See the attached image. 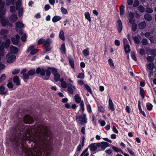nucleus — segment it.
<instances>
[{
	"label": "nucleus",
	"instance_id": "obj_1",
	"mask_svg": "<svg viewBox=\"0 0 156 156\" xmlns=\"http://www.w3.org/2000/svg\"><path fill=\"white\" fill-rule=\"evenodd\" d=\"M18 123L16 128V134L14 138L10 139L12 144L17 146L21 144L24 145L27 142L34 144L33 149H26L25 152L27 156H45L46 148L50 147L52 143L51 136L47 128L43 125L29 127L23 126L25 124H31L34 121L33 118L27 115L24 116L20 110L17 115Z\"/></svg>",
	"mask_w": 156,
	"mask_h": 156
},
{
	"label": "nucleus",
	"instance_id": "obj_2",
	"mask_svg": "<svg viewBox=\"0 0 156 156\" xmlns=\"http://www.w3.org/2000/svg\"><path fill=\"white\" fill-rule=\"evenodd\" d=\"M76 120L78 124L82 126L84 125L87 122V119L85 114H83L82 115H76Z\"/></svg>",
	"mask_w": 156,
	"mask_h": 156
},
{
	"label": "nucleus",
	"instance_id": "obj_3",
	"mask_svg": "<svg viewBox=\"0 0 156 156\" xmlns=\"http://www.w3.org/2000/svg\"><path fill=\"white\" fill-rule=\"evenodd\" d=\"M16 57L11 53H9L6 56V62L9 63L13 62L16 59Z\"/></svg>",
	"mask_w": 156,
	"mask_h": 156
},
{
	"label": "nucleus",
	"instance_id": "obj_4",
	"mask_svg": "<svg viewBox=\"0 0 156 156\" xmlns=\"http://www.w3.org/2000/svg\"><path fill=\"white\" fill-rule=\"evenodd\" d=\"M98 151H104L107 147H109V144L106 142H102L101 143H98Z\"/></svg>",
	"mask_w": 156,
	"mask_h": 156
},
{
	"label": "nucleus",
	"instance_id": "obj_5",
	"mask_svg": "<svg viewBox=\"0 0 156 156\" xmlns=\"http://www.w3.org/2000/svg\"><path fill=\"white\" fill-rule=\"evenodd\" d=\"M67 91L69 94L73 95L74 91L76 89V87L74 85H72L70 83H67Z\"/></svg>",
	"mask_w": 156,
	"mask_h": 156
},
{
	"label": "nucleus",
	"instance_id": "obj_6",
	"mask_svg": "<svg viewBox=\"0 0 156 156\" xmlns=\"http://www.w3.org/2000/svg\"><path fill=\"white\" fill-rule=\"evenodd\" d=\"M87 148H90V150L91 152H94L96 150H97V151H99L98 143L91 144L88 146Z\"/></svg>",
	"mask_w": 156,
	"mask_h": 156
},
{
	"label": "nucleus",
	"instance_id": "obj_7",
	"mask_svg": "<svg viewBox=\"0 0 156 156\" xmlns=\"http://www.w3.org/2000/svg\"><path fill=\"white\" fill-rule=\"evenodd\" d=\"M20 39V36L18 34L16 35L15 37H12L11 38V40L14 45H17L19 43Z\"/></svg>",
	"mask_w": 156,
	"mask_h": 156
},
{
	"label": "nucleus",
	"instance_id": "obj_8",
	"mask_svg": "<svg viewBox=\"0 0 156 156\" xmlns=\"http://www.w3.org/2000/svg\"><path fill=\"white\" fill-rule=\"evenodd\" d=\"M34 45H31L29 47L27 50V52H29L31 51L30 54L32 55H34L37 53V50L36 49H34Z\"/></svg>",
	"mask_w": 156,
	"mask_h": 156
},
{
	"label": "nucleus",
	"instance_id": "obj_9",
	"mask_svg": "<svg viewBox=\"0 0 156 156\" xmlns=\"http://www.w3.org/2000/svg\"><path fill=\"white\" fill-rule=\"evenodd\" d=\"M1 22L3 27H5L6 25L9 26L11 25L9 21L7 19L2 18L1 19Z\"/></svg>",
	"mask_w": 156,
	"mask_h": 156
},
{
	"label": "nucleus",
	"instance_id": "obj_10",
	"mask_svg": "<svg viewBox=\"0 0 156 156\" xmlns=\"http://www.w3.org/2000/svg\"><path fill=\"white\" fill-rule=\"evenodd\" d=\"M116 26L117 30L120 33L122 30V22L120 20H118L117 22Z\"/></svg>",
	"mask_w": 156,
	"mask_h": 156
},
{
	"label": "nucleus",
	"instance_id": "obj_11",
	"mask_svg": "<svg viewBox=\"0 0 156 156\" xmlns=\"http://www.w3.org/2000/svg\"><path fill=\"white\" fill-rule=\"evenodd\" d=\"M27 70L25 69H23L21 72V74L23 75V79L25 81V80H27L29 78V74L26 73Z\"/></svg>",
	"mask_w": 156,
	"mask_h": 156
},
{
	"label": "nucleus",
	"instance_id": "obj_12",
	"mask_svg": "<svg viewBox=\"0 0 156 156\" xmlns=\"http://www.w3.org/2000/svg\"><path fill=\"white\" fill-rule=\"evenodd\" d=\"M36 72L37 74H40L41 76H44L45 74V70L42 68L40 67L37 68L36 70Z\"/></svg>",
	"mask_w": 156,
	"mask_h": 156
},
{
	"label": "nucleus",
	"instance_id": "obj_13",
	"mask_svg": "<svg viewBox=\"0 0 156 156\" xmlns=\"http://www.w3.org/2000/svg\"><path fill=\"white\" fill-rule=\"evenodd\" d=\"M10 50L12 54H16L18 51V48L13 45H11L10 47Z\"/></svg>",
	"mask_w": 156,
	"mask_h": 156
},
{
	"label": "nucleus",
	"instance_id": "obj_14",
	"mask_svg": "<svg viewBox=\"0 0 156 156\" xmlns=\"http://www.w3.org/2000/svg\"><path fill=\"white\" fill-rule=\"evenodd\" d=\"M108 108L112 111L115 110V108L112 100L109 98L108 100Z\"/></svg>",
	"mask_w": 156,
	"mask_h": 156
},
{
	"label": "nucleus",
	"instance_id": "obj_15",
	"mask_svg": "<svg viewBox=\"0 0 156 156\" xmlns=\"http://www.w3.org/2000/svg\"><path fill=\"white\" fill-rule=\"evenodd\" d=\"M13 81L14 83H15L17 86H19L20 85V83L19 81V78L17 76H15L13 77Z\"/></svg>",
	"mask_w": 156,
	"mask_h": 156
},
{
	"label": "nucleus",
	"instance_id": "obj_16",
	"mask_svg": "<svg viewBox=\"0 0 156 156\" xmlns=\"http://www.w3.org/2000/svg\"><path fill=\"white\" fill-rule=\"evenodd\" d=\"M5 84H3L0 86V93L1 94L4 95L7 93V91H5V87L4 86Z\"/></svg>",
	"mask_w": 156,
	"mask_h": 156
},
{
	"label": "nucleus",
	"instance_id": "obj_17",
	"mask_svg": "<svg viewBox=\"0 0 156 156\" xmlns=\"http://www.w3.org/2000/svg\"><path fill=\"white\" fill-rule=\"evenodd\" d=\"M144 18L148 22H150L152 20V16L148 13H146L144 14Z\"/></svg>",
	"mask_w": 156,
	"mask_h": 156
},
{
	"label": "nucleus",
	"instance_id": "obj_18",
	"mask_svg": "<svg viewBox=\"0 0 156 156\" xmlns=\"http://www.w3.org/2000/svg\"><path fill=\"white\" fill-rule=\"evenodd\" d=\"M18 18L16 14H12L9 17V19L11 22L14 23L16 21Z\"/></svg>",
	"mask_w": 156,
	"mask_h": 156
},
{
	"label": "nucleus",
	"instance_id": "obj_19",
	"mask_svg": "<svg viewBox=\"0 0 156 156\" xmlns=\"http://www.w3.org/2000/svg\"><path fill=\"white\" fill-rule=\"evenodd\" d=\"M74 99L76 103L78 104L80 103L82 101L81 98L78 94H76L75 95L74 97Z\"/></svg>",
	"mask_w": 156,
	"mask_h": 156
},
{
	"label": "nucleus",
	"instance_id": "obj_20",
	"mask_svg": "<svg viewBox=\"0 0 156 156\" xmlns=\"http://www.w3.org/2000/svg\"><path fill=\"white\" fill-rule=\"evenodd\" d=\"M45 73H46V77H44V78H43V79L45 80H48L49 78V77L51 74V72L48 69L45 70Z\"/></svg>",
	"mask_w": 156,
	"mask_h": 156
},
{
	"label": "nucleus",
	"instance_id": "obj_21",
	"mask_svg": "<svg viewBox=\"0 0 156 156\" xmlns=\"http://www.w3.org/2000/svg\"><path fill=\"white\" fill-rule=\"evenodd\" d=\"M60 49L63 55L66 54V48L65 47V45L64 44H62L61 45Z\"/></svg>",
	"mask_w": 156,
	"mask_h": 156
},
{
	"label": "nucleus",
	"instance_id": "obj_22",
	"mask_svg": "<svg viewBox=\"0 0 156 156\" xmlns=\"http://www.w3.org/2000/svg\"><path fill=\"white\" fill-rule=\"evenodd\" d=\"M68 59L69 63L71 67L73 68H74V62L73 58L71 56H69L68 57Z\"/></svg>",
	"mask_w": 156,
	"mask_h": 156
},
{
	"label": "nucleus",
	"instance_id": "obj_23",
	"mask_svg": "<svg viewBox=\"0 0 156 156\" xmlns=\"http://www.w3.org/2000/svg\"><path fill=\"white\" fill-rule=\"evenodd\" d=\"M139 28L140 29H144L146 26V23L145 21L142 22L140 23L138 25Z\"/></svg>",
	"mask_w": 156,
	"mask_h": 156
},
{
	"label": "nucleus",
	"instance_id": "obj_24",
	"mask_svg": "<svg viewBox=\"0 0 156 156\" xmlns=\"http://www.w3.org/2000/svg\"><path fill=\"white\" fill-rule=\"evenodd\" d=\"M82 53L84 56L87 57L89 55V49L88 48H87L82 51Z\"/></svg>",
	"mask_w": 156,
	"mask_h": 156
},
{
	"label": "nucleus",
	"instance_id": "obj_25",
	"mask_svg": "<svg viewBox=\"0 0 156 156\" xmlns=\"http://www.w3.org/2000/svg\"><path fill=\"white\" fill-rule=\"evenodd\" d=\"M59 38L63 41H64L65 39L64 33L62 30H61L59 32Z\"/></svg>",
	"mask_w": 156,
	"mask_h": 156
},
{
	"label": "nucleus",
	"instance_id": "obj_26",
	"mask_svg": "<svg viewBox=\"0 0 156 156\" xmlns=\"http://www.w3.org/2000/svg\"><path fill=\"white\" fill-rule=\"evenodd\" d=\"M124 46L126 53L127 54L129 53L130 51L129 45L128 44H126V45H124Z\"/></svg>",
	"mask_w": 156,
	"mask_h": 156
},
{
	"label": "nucleus",
	"instance_id": "obj_27",
	"mask_svg": "<svg viewBox=\"0 0 156 156\" xmlns=\"http://www.w3.org/2000/svg\"><path fill=\"white\" fill-rule=\"evenodd\" d=\"M119 14L120 16L122 15L124 13L125 6L123 5H121L119 7Z\"/></svg>",
	"mask_w": 156,
	"mask_h": 156
},
{
	"label": "nucleus",
	"instance_id": "obj_28",
	"mask_svg": "<svg viewBox=\"0 0 156 156\" xmlns=\"http://www.w3.org/2000/svg\"><path fill=\"white\" fill-rule=\"evenodd\" d=\"M84 15L85 18L89 22H90L91 19L89 13L88 12H86L85 13Z\"/></svg>",
	"mask_w": 156,
	"mask_h": 156
},
{
	"label": "nucleus",
	"instance_id": "obj_29",
	"mask_svg": "<svg viewBox=\"0 0 156 156\" xmlns=\"http://www.w3.org/2000/svg\"><path fill=\"white\" fill-rule=\"evenodd\" d=\"M154 67V64L153 63H149L147 65V68L149 70L152 71Z\"/></svg>",
	"mask_w": 156,
	"mask_h": 156
},
{
	"label": "nucleus",
	"instance_id": "obj_30",
	"mask_svg": "<svg viewBox=\"0 0 156 156\" xmlns=\"http://www.w3.org/2000/svg\"><path fill=\"white\" fill-rule=\"evenodd\" d=\"M140 94L142 98L144 99L145 97V92L144 89L141 87H140Z\"/></svg>",
	"mask_w": 156,
	"mask_h": 156
},
{
	"label": "nucleus",
	"instance_id": "obj_31",
	"mask_svg": "<svg viewBox=\"0 0 156 156\" xmlns=\"http://www.w3.org/2000/svg\"><path fill=\"white\" fill-rule=\"evenodd\" d=\"M16 25L17 27L22 28L24 26V24L21 22L18 21L16 23Z\"/></svg>",
	"mask_w": 156,
	"mask_h": 156
},
{
	"label": "nucleus",
	"instance_id": "obj_32",
	"mask_svg": "<svg viewBox=\"0 0 156 156\" xmlns=\"http://www.w3.org/2000/svg\"><path fill=\"white\" fill-rule=\"evenodd\" d=\"M61 19V17L58 16H54L52 19V21L54 23H55L60 20Z\"/></svg>",
	"mask_w": 156,
	"mask_h": 156
},
{
	"label": "nucleus",
	"instance_id": "obj_33",
	"mask_svg": "<svg viewBox=\"0 0 156 156\" xmlns=\"http://www.w3.org/2000/svg\"><path fill=\"white\" fill-rule=\"evenodd\" d=\"M108 62L110 67L114 69L115 68V66L111 58H109L108 60Z\"/></svg>",
	"mask_w": 156,
	"mask_h": 156
},
{
	"label": "nucleus",
	"instance_id": "obj_34",
	"mask_svg": "<svg viewBox=\"0 0 156 156\" xmlns=\"http://www.w3.org/2000/svg\"><path fill=\"white\" fill-rule=\"evenodd\" d=\"M5 48V45L4 44V43L2 44L0 46V52L1 53V55L3 56L4 55V52L3 51V50L4 49V48Z\"/></svg>",
	"mask_w": 156,
	"mask_h": 156
},
{
	"label": "nucleus",
	"instance_id": "obj_35",
	"mask_svg": "<svg viewBox=\"0 0 156 156\" xmlns=\"http://www.w3.org/2000/svg\"><path fill=\"white\" fill-rule=\"evenodd\" d=\"M137 9L141 12H144L145 11V8L141 5L137 7Z\"/></svg>",
	"mask_w": 156,
	"mask_h": 156
},
{
	"label": "nucleus",
	"instance_id": "obj_36",
	"mask_svg": "<svg viewBox=\"0 0 156 156\" xmlns=\"http://www.w3.org/2000/svg\"><path fill=\"white\" fill-rule=\"evenodd\" d=\"M10 44V41L9 39H8L6 40L4 44L5 45V47L6 48H8Z\"/></svg>",
	"mask_w": 156,
	"mask_h": 156
},
{
	"label": "nucleus",
	"instance_id": "obj_37",
	"mask_svg": "<svg viewBox=\"0 0 156 156\" xmlns=\"http://www.w3.org/2000/svg\"><path fill=\"white\" fill-rule=\"evenodd\" d=\"M51 43V41L49 39H47L46 41H44L43 43V46H45L50 45Z\"/></svg>",
	"mask_w": 156,
	"mask_h": 156
},
{
	"label": "nucleus",
	"instance_id": "obj_38",
	"mask_svg": "<svg viewBox=\"0 0 156 156\" xmlns=\"http://www.w3.org/2000/svg\"><path fill=\"white\" fill-rule=\"evenodd\" d=\"M84 88L86 89L87 91L89 92L90 94H91L92 93V90L90 89V86L87 84H84Z\"/></svg>",
	"mask_w": 156,
	"mask_h": 156
},
{
	"label": "nucleus",
	"instance_id": "obj_39",
	"mask_svg": "<svg viewBox=\"0 0 156 156\" xmlns=\"http://www.w3.org/2000/svg\"><path fill=\"white\" fill-rule=\"evenodd\" d=\"M54 79L55 81L57 82L59 80L60 76L58 73H57L54 75Z\"/></svg>",
	"mask_w": 156,
	"mask_h": 156
},
{
	"label": "nucleus",
	"instance_id": "obj_40",
	"mask_svg": "<svg viewBox=\"0 0 156 156\" xmlns=\"http://www.w3.org/2000/svg\"><path fill=\"white\" fill-rule=\"evenodd\" d=\"M36 73V72L34 69H31L28 72V73L29 76H32Z\"/></svg>",
	"mask_w": 156,
	"mask_h": 156
},
{
	"label": "nucleus",
	"instance_id": "obj_41",
	"mask_svg": "<svg viewBox=\"0 0 156 156\" xmlns=\"http://www.w3.org/2000/svg\"><path fill=\"white\" fill-rule=\"evenodd\" d=\"M61 87L64 88H66L67 87V86H68L67 84L65 81H61Z\"/></svg>",
	"mask_w": 156,
	"mask_h": 156
},
{
	"label": "nucleus",
	"instance_id": "obj_42",
	"mask_svg": "<svg viewBox=\"0 0 156 156\" xmlns=\"http://www.w3.org/2000/svg\"><path fill=\"white\" fill-rule=\"evenodd\" d=\"M84 145L83 143L80 144L77 146V151L80 152V151L81 150L82 147H83Z\"/></svg>",
	"mask_w": 156,
	"mask_h": 156
},
{
	"label": "nucleus",
	"instance_id": "obj_43",
	"mask_svg": "<svg viewBox=\"0 0 156 156\" xmlns=\"http://www.w3.org/2000/svg\"><path fill=\"white\" fill-rule=\"evenodd\" d=\"M132 30L133 32H135L137 28V24L136 23H134L132 24Z\"/></svg>",
	"mask_w": 156,
	"mask_h": 156
},
{
	"label": "nucleus",
	"instance_id": "obj_44",
	"mask_svg": "<svg viewBox=\"0 0 156 156\" xmlns=\"http://www.w3.org/2000/svg\"><path fill=\"white\" fill-rule=\"evenodd\" d=\"M21 2L19 1H18L16 3V10H18L20 8L21 6Z\"/></svg>",
	"mask_w": 156,
	"mask_h": 156
},
{
	"label": "nucleus",
	"instance_id": "obj_45",
	"mask_svg": "<svg viewBox=\"0 0 156 156\" xmlns=\"http://www.w3.org/2000/svg\"><path fill=\"white\" fill-rule=\"evenodd\" d=\"M5 5L4 2H2V0H0V10H3Z\"/></svg>",
	"mask_w": 156,
	"mask_h": 156
},
{
	"label": "nucleus",
	"instance_id": "obj_46",
	"mask_svg": "<svg viewBox=\"0 0 156 156\" xmlns=\"http://www.w3.org/2000/svg\"><path fill=\"white\" fill-rule=\"evenodd\" d=\"M147 109L149 110H151L152 108V105L150 103H147L146 104Z\"/></svg>",
	"mask_w": 156,
	"mask_h": 156
},
{
	"label": "nucleus",
	"instance_id": "obj_47",
	"mask_svg": "<svg viewBox=\"0 0 156 156\" xmlns=\"http://www.w3.org/2000/svg\"><path fill=\"white\" fill-rule=\"evenodd\" d=\"M6 11L5 10H0V19H1L2 18H4L3 16L5 14Z\"/></svg>",
	"mask_w": 156,
	"mask_h": 156
},
{
	"label": "nucleus",
	"instance_id": "obj_48",
	"mask_svg": "<svg viewBox=\"0 0 156 156\" xmlns=\"http://www.w3.org/2000/svg\"><path fill=\"white\" fill-rule=\"evenodd\" d=\"M84 104L83 101H82L80 103V105L81 108L82 110V112H83L84 110Z\"/></svg>",
	"mask_w": 156,
	"mask_h": 156
},
{
	"label": "nucleus",
	"instance_id": "obj_49",
	"mask_svg": "<svg viewBox=\"0 0 156 156\" xmlns=\"http://www.w3.org/2000/svg\"><path fill=\"white\" fill-rule=\"evenodd\" d=\"M141 43L143 45H146L148 43L147 40L145 38L143 39L141 41Z\"/></svg>",
	"mask_w": 156,
	"mask_h": 156
},
{
	"label": "nucleus",
	"instance_id": "obj_50",
	"mask_svg": "<svg viewBox=\"0 0 156 156\" xmlns=\"http://www.w3.org/2000/svg\"><path fill=\"white\" fill-rule=\"evenodd\" d=\"M9 83L7 84V87L9 88H11L13 87V85L12 81L10 80L8 81Z\"/></svg>",
	"mask_w": 156,
	"mask_h": 156
},
{
	"label": "nucleus",
	"instance_id": "obj_51",
	"mask_svg": "<svg viewBox=\"0 0 156 156\" xmlns=\"http://www.w3.org/2000/svg\"><path fill=\"white\" fill-rule=\"evenodd\" d=\"M133 39L136 44H139L140 42V41L139 40L138 38L136 36H135L133 37Z\"/></svg>",
	"mask_w": 156,
	"mask_h": 156
},
{
	"label": "nucleus",
	"instance_id": "obj_52",
	"mask_svg": "<svg viewBox=\"0 0 156 156\" xmlns=\"http://www.w3.org/2000/svg\"><path fill=\"white\" fill-rule=\"evenodd\" d=\"M8 33V31L7 30L2 29L0 31V34L2 35H3L5 34H7Z\"/></svg>",
	"mask_w": 156,
	"mask_h": 156
},
{
	"label": "nucleus",
	"instance_id": "obj_53",
	"mask_svg": "<svg viewBox=\"0 0 156 156\" xmlns=\"http://www.w3.org/2000/svg\"><path fill=\"white\" fill-rule=\"evenodd\" d=\"M46 51H50L51 49V47L50 45L44 47Z\"/></svg>",
	"mask_w": 156,
	"mask_h": 156
},
{
	"label": "nucleus",
	"instance_id": "obj_54",
	"mask_svg": "<svg viewBox=\"0 0 156 156\" xmlns=\"http://www.w3.org/2000/svg\"><path fill=\"white\" fill-rule=\"evenodd\" d=\"M99 122L100 124V125L101 126H104L105 125V122L104 120H102L100 119L99 121Z\"/></svg>",
	"mask_w": 156,
	"mask_h": 156
},
{
	"label": "nucleus",
	"instance_id": "obj_55",
	"mask_svg": "<svg viewBox=\"0 0 156 156\" xmlns=\"http://www.w3.org/2000/svg\"><path fill=\"white\" fill-rule=\"evenodd\" d=\"M77 77L80 79H83L84 78V76L83 73H79L78 75L77 76Z\"/></svg>",
	"mask_w": 156,
	"mask_h": 156
},
{
	"label": "nucleus",
	"instance_id": "obj_56",
	"mask_svg": "<svg viewBox=\"0 0 156 156\" xmlns=\"http://www.w3.org/2000/svg\"><path fill=\"white\" fill-rule=\"evenodd\" d=\"M131 56L132 58L135 61L137 60V59L135 55V54L133 52H132L131 53Z\"/></svg>",
	"mask_w": 156,
	"mask_h": 156
},
{
	"label": "nucleus",
	"instance_id": "obj_57",
	"mask_svg": "<svg viewBox=\"0 0 156 156\" xmlns=\"http://www.w3.org/2000/svg\"><path fill=\"white\" fill-rule=\"evenodd\" d=\"M61 10L63 14H66L67 13V11L66 9L63 7L61 8Z\"/></svg>",
	"mask_w": 156,
	"mask_h": 156
},
{
	"label": "nucleus",
	"instance_id": "obj_58",
	"mask_svg": "<svg viewBox=\"0 0 156 156\" xmlns=\"http://www.w3.org/2000/svg\"><path fill=\"white\" fill-rule=\"evenodd\" d=\"M139 4V2L138 0H135L133 4V7H137Z\"/></svg>",
	"mask_w": 156,
	"mask_h": 156
},
{
	"label": "nucleus",
	"instance_id": "obj_59",
	"mask_svg": "<svg viewBox=\"0 0 156 156\" xmlns=\"http://www.w3.org/2000/svg\"><path fill=\"white\" fill-rule=\"evenodd\" d=\"M50 69H51V71L52 74L54 75L57 73V69L55 68H50Z\"/></svg>",
	"mask_w": 156,
	"mask_h": 156
},
{
	"label": "nucleus",
	"instance_id": "obj_60",
	"mask_svg": "<svg viewBox=\"0 0 156 156\" xmlns=\"http://www.w3.org/2000/svg\"><path fill=\"white\" fill-rule=\"evenodd\" d=\"M23 9L22 8L19 9L18 11V16L19 17H21L23 15Z\"/></svg>",
	"mask_w": 156,
	"mask_h": 156
},
{
	"label": "nucleus",
	"instance_id": "obj_61",
	"mask_svg": "<svg viewBox=\"0 0 156 156\" xmlns=\"http://www.w3.org/2000/svg\"><path fill=\"white\" fill-rule=\"evenodd\" d=\"M20 71V69H16L12 72V73L13 75H15L18 73Z\"/></svg>",
	"mask_w": 156,
	"mask_h": 156
},
{
	"label": "nucleus",
	"instance_id": "obj_62",
	"mask_svg": "<svg viewBox=\"0 0 156 156\" xmlns=\"http://www.w3.org/2000/svg\"><path fill=\"white\" fill-rule=\"evenodd\" d=\"M146 12L148 13H151L153 12V9L147 7L146 8Z\"/></svg>",
	"mask_w": 156,
	"mask_h": 156
},
{
	"label": "nucleus",
	"instance_id": "obj_63",
	"mask_svg": "<svg viewBox=\"0 0 156 156\" xmlns=\"http://www.w3.org/2000/svg\"><path fill=\"white\" fill-rule=\"evenodd\" d=\"M5 78V74H2L0 77V83L3 81Z\"/></svg>",
	"mask_w": 156,
	"mask_h": 156
},
{
	"label": "nucleus",
	"instance_id": "obj_64",
	"mask_svg": "<svg viewBox=\"0 0 156 156\" xmlns=\"http://www.w3.org/2000/svg\"><path fill=\"white\" fill-rule=\"evenodd\" d=\"M127 150L129 153L133 156H135L134 152L130 148H127Z\"/></svg>",
	"mask_w": 156,
	"mask_h": 156
}]
</instances>
